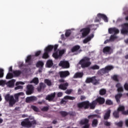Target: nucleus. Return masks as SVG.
<instances>
[{
	"mask_svg": "<svg viewBox=\"0 0 128 128\" xmlns=\"http://www.w3.org/2000/svg\"><path fill=\"white\" fill-rule=\"evenodd\" d=\"M106 102V99L104 98L99 96L95 100H94L92 102H90V101L86 100L77 104V106L78 108H82L84 110H94L97 104L98 106H102Z\"/></svg>",
	"mask_w": 128,
	"mask_h": 128,
	"instance_id": "nucleus-1",
	"label": "nucleus"
},
{
	"mask_svg": "<svg viewBox=\"0 0 128 128\" xmlns=\"http://www.w3.org/2000/svg\"><path fill=\"white\" fill-rule=\"evenodd\" d=\"M20 96H24V92H20L16 94L14 96H10V94H7L5 96L4 98L7 102H9V106L10 108H12L14 104H16V102H18V98Z\"/></svg>",
	"mask_w": 128,
	"mask_h": 128,
	"instance_id": "nucleus-2",
	"label": "nucleus"
},
{
	"mask_svg": "<svg viewBox=\"0 0 128 128\" xmlns=\"http://www.w3.org/2000/svg\"><path fill=\"white\" fill-rule=\"evenodd\" d=\"M82 68H88L92 64L90 62V58L85 56L79 62Z\"/></svg>",
	"mask_w": 128,
	"mask_h": 128,
	"instance_id": "nucleus-3",
	"label": "nucleus"
},
{
	"mask_svg": "<svg viewBox=\"0 0 128 128\" xmlns=\"http://www.w3.org/2000/svg\"><path fill=\"white\" fill-rule=\"evenodd\" d=\"M112 68V66H107L104 68L100 69L98 71V74L100 76H104V74H108V72L111 71Z\"/></svg>",
	"mask_w": 128,
	"mask_h": 128,
	"instance_id": "nucleus-4",
	"label": "nucleus"
},
{
	"mask_svg": "<svg viewBox=\"0 0 128 128\" xmlns=\"http://www.w3.org/2000/svg\"><path fill=\"white\" fill-rule=\"evenodd\" d=\"M54 50V46L49 45L45 49L44 52L42 56V58L44 60H46V58H50V55H48V52H52Z\"/></svg>",
	"mask_w": 128,
	"mask_h": 128,
	"instance_id": "nucleus-5",
	"label": "nucleus"
},
{
	"mask_svg": "<svg viewBox=\"0 0 128 128\" xmlns=\"http://www.w3.org/2000/svg\"><path fill=\"white\" fill-rule=\"evenodd\" d=\"M97 16L98 17H96L94 20V22H100L101 18H102V20H103L105 22H108V17L104 14L99 13L98 14Z\"/></svg>",
	"mask_w": 128,
	"mask_h": 128,
	"instance_id": "nucleus-6",
	"label": "nucleus"
},
{
	"mask_svg": "<svg viewBox=\"0 0 128 128\" xmlns=\"http://www.w3.org/2000/svg\"><path fill=\"white\" fill-rule=\"evenodd\" d=\"M90 120L88 118H83L79 122L80 126H84L82 128H90Z\"/></svg>",
	"mask_w": 128,
	"mask_h": 128,
	"instance_id": "nucleus-7",
	"label": "nucleus"
},
{
	"mask_svg": "<svg viewBox=\"0 0 128 128\" xmlns=\"http://www.w3.org/2000/svg\"><path fill=\"white\" fill-rule=\"evenodd\" d=\"M80 32H82V38H86V36H88L90 32V27L83 28L80 30Z\"/></svg>",
	"mask_w": 128,
	"mask_h": 128,
	"instance_id": "nucleus-8",
	"label": "nucleus"
},
{
	"mask_svg": "<svg viewBox=\"0 0 128 128\" xmlns=\"http://www.w3.org/2000/svg\"><path fill=\"white\" fill-rule=\"evenodd\" d=\"M21 126L24 128H31L32 124H30V121L28 118L24 119V121L21 122Z\"/></svg>",
	"mask_w": 128,
	"mask_h": 128,
	"instance_id": "nucleus-9",
	"label": "nucleus"
},
{
	"mask_svg": "<svg viewBox=\"0 0 128 128\" xmlns=\"http://www.w3.org/2000/svg\"><path fill=\"white\" fill-rule=\"evenodd\" d=\"M34 87L32 84H28L26 86V94L28 96H30L32 94H34Z\"/></svg>",
	"mask_w": 128,
	"mask_h": 128,
	"instance_id": "nucleus-10",
	"label": "nucleus"
},
{
	"mask_svg": "<svg viewBox=\"0 0 128 128\" xmlns=\"http://www.w3.org/2000/svg\"><path fill=\"white\" fill-rule=\"evenodd\" d=\"M58 66H62V68H70V62L66 60H61Z\"/></svg>",
	"mask_w": 128,
	"mask_h": 128,
	"instance_id": "nucleus-11",
	"label": "nucleus"
},
{
	"mask_svg": "<svg viewBox=\"0 0 128 128\" xmlns=\"http://www.w3.org/2000/svg\"><path fill=\"white\" fill-rule=\"evenodd\" d=\"M121 33L123 34L128 35V23H124L122 25V29L121 30Z\"/></svg>",
	"mask_w": 128,
	"mask_h": 128,
	"instance_id": "nucleus-12",
	"label": "nucleus"
},
{
	"mask_svg": "<svg viewBox=\"0 0 128 128\" xmlns=\"http://www.w3.org/2000/svg\"><path fill=\"white\" fill-rule=\"evenodd\" d=\"M36 97L34 96H28L26 99V102L27 104H30V102H36Z\"/></svg>",
	"mask_w": 128,
	"mask_h": 128,
	"instance_id": "nucleus-13",
	"label": "nucleus"
},
{
	"mask_svg": "<svg viewBox=\"0 0 128 128\" xmlns=\"http://www.w3.org/2000/svg\"><path fill=\"white\" fill-rule=\"evenodd\" d=\"M59 74L60 78H66V76H68L70 74V72L66 70V71H61L59 72Z\"/></svg>",
	"mask_w": 128,
	"mask_h": 128,
	"instance_id": "nucleus-14",
	"label": "nucleus"
},
{
	"mask_svg": "<svg viewBox=\"0 0 128 128\" xmlns=\"http://www.w3.org/2000/svg\"><path fill=\"white\" fill-rule=\"evenodd\" d=\"M54 98H56V92L48 95L46 98V100L49 101L54 100Z\"/></svg>",
	"mask_w": 128,
	"mask_h": 128,
	"instance_id": "nucleus-15",
	"label": "nucleus"
},
{
	"mask_svg": "<svg viewBox=\"0 0 128 128\" xmlns=\"http://www.w3.org/2000/svg\"><path fill=\"white\" fill-rule=\"evenodd\" d=\"M68 86V83L66 82V83L60 84L59 85L58 88L60 90H67Z\"/></svg>",
	"mask_w": 128,
	"mask_h": 128,
	"instance_id": "nucleus-16",
	"label": "nucleus"
},
{
	"mask_svg": "<svg viewBox=\"0 0 128 128\" xmlns=\"http://www.w3.org/2000/svg\"><path fill=\"white\" fill-rule=\"evenodd\" d=\"M14 82H16V80L13 79L7 82L6 84L8 88H14Z\"/></svg>",
	"mask_w": 128,
	"mask_h": 128,
	"instance_id": "nucleus-17",
	"label": "nucleus"
},
{
	"mask_svg": "<svg viewBox=\"0 0 128 128\" xmlns=\"http://www.w3.org/2000/svg\"><path fill=\"white\" fill-rule=\"evenodd\" d=\"M46 88V84L40 82V86L38 87L37 90L38 92H42V90H44Z\"/></svg>",
	"mask_w": 128,
	"mask_h": 128,
	"instance_id": "nucleus-18",
	"label": "nucleus"
},
{
	"mask_svg": "<svg viewBox=\"0 0 128 128\" xmlns=\"http://www.w3.org/2000/svg\"><path fill=\"white\" fill-rule=\"evenodd\" d=\"M94 36V34H91L90 36H88L87 38L84 40L83 44H88V42H90L92 38Z\"/></svg>",
	"mask_w": 128,
	"mask_h": 128,
	"instance_id": "nucleus-19",
	"label": "nucleus"
},
{
	"mask_svg": "<svg viewBox=\"0 0 128 128\" xmlns=\"http://www.w3.org/2000/svg\"><path fill=\"white\" fill-rule=\"evenodd\" d=\"M118 110L122 112V114L124 115L128 114V110L127 111L124 110V106L120 105L118 108Z\"/></svg>",
	"mask_w": 128,
	"mask_h": 128,
	"instance_id": "nucleus-20",
	"label": "nucleus"
},
{
	"mask_svg": "<svg viewBox=\"0 0 128 128\" xmlns=\"http://www.w3.org/2000/svg\"><path fill=\"white\" fill-rule=\"evenodd\" d=\"M110 50H112V48L110 46H106L103 48V52L104 54H110Z\"/></svg>",
	"mask_w": 128,
	"mask_h": 128,
	"instance_id": "nucleus-21",
	"label": "nucleus"
},
{
	"mask_svg": "<svg viewBox=\"0 0 128 128\" xmlns=\"http://www.w3.org/2000/svg\"><path fill=\"white\" fill-rule=\"evenodd\" d=\"M80 49V45H76L71 48L72 52H76Z\"/></svg>",
	"mask_w": 128,
	"mask_h": 128,
	"instance_id": "nucleus-22",
	"label": "nucleus"
},
{
	"mask_svg": "<svg viewBox=\"0 0 128 128\" xmlns=\"http://www.w3.org/2000/svg\"><path fill=\"white\" fill-rule=\"evenodd\" d=\"M44 63L42 61H38L36 64V68H44Z\"/></svg>",
	"mask_w": 128,
	"mask_h": 128,
	"instance_id": "nucleus-23",
	"label": "nucleus"
},
{
	"mask_svg": "<svg viewBox=\"0 0 128 128\" xmlns=\"http://www.w3.org/2000/svg\"><path fill=\"white\" fill-rule=\"evenodd\" d=\"M26 64H28V66H32V56L30 55L27 56L26 59Z\"/></svg>",
	"mask_w": 128,
	"mask_h": 128,
	"instance_id": "nucleus-24",
	"label": "nucleus"
},
{
	"mask_svg": "<svg viewBox=\"0 0 128 128\" xmlns=\"http://www.w3.org/2000/svg\"><path fill=\"white\" fill-rule=\"evenodd\" d=\"M110 110H108L106 112V114L104 115V120H108L110 118Z\"/></svg>",
	"mask_w": 128,
	"mask_h": 128,
	"instance_id": "nucleus-25",
	"label": "nucleus"
},
{
	"mask_svg": "<svg viewBox=\"0 0 128 128\" xmlns=\"http://www.w3.org/2000/svg\"><path fill=\"white\" fill-rule=\"evenodd\" d=\"M100 80H96V76H92V84L94 86H96V84H100Z\"/></svg>",
	"mask_w": 128,
	"mask_h": 128,
	"instance_id": "nucleus-26",
	"label": "nucleus"
},
{
	"mask_svg": "<svg viewBox=\"0 0 128 128\" xmlns=\"http://www.w3.org/2000/svg\"><path fill=\"white\" fill-rule=\"evenodd\" d=\"M84 74L82 72H76L74 76V78H82Z\"/></svg>",
	"mask_w": 128,
	"mask_h": 128,
	"instance_id": "nucleus-27",
	"label": "nucleus"
},
{
	"mask_svg": "<svg viewBox=\"0 0 128 128\" xmlns=\"http://www.w3.org/2000/svg\"><path fill=\"white\" fill-rule=\"evenodd\" d=\"M46 66L47 68H52L54 66V62L52 60H49L46 62Z\"/></svg>",
	"mask_w": 128,
	"mask_h": 128,
	"instance_id": "nucleus-28",
	"label": "nucleus"
},
{
	"mask_svg": "<svg viewBox=\"0 0 128 128\" xmlns=\"http://www.w3.org/2000/svg\"><path fill=\"white\" fill-rule=\"evenodd\" d=\"M98 121L96 119H94L92 121V128H96V126H98Z\"/></svg>",
	"mask_w": 128,
	"mask_h": 128,
	"instance_id": "nucleus-29",
	"label": "nucleus"
},
{
	"mask_svg": "<svg viewBox=\"0 0 128 128\" xmlns=\"http://www.w3.org/2000/svg\"><path fill=\"white\" fill-rule=\"evenodd\" d=\"M54 52L52 54L53 58H54L55 60H58V58H60V55L58 54V50L54 51Z\"/></svg>",
	"mask_w": 128,
	"mask_h": 128,
	"instance_id": "nucleus-30",
	"label": "nucleus"
},
{
	"mask_svg": "<svg viewBox=\"0 0 128 128\" xmlns=\"http://www.w3.org/2000/svg\"><path fill=\"white\" fill-rule=\"evenodd\" d=\"M116 86L118 88V92H122V91H124V88H122V85L120 84H117Z\"/></svg>",
	"mask_w": 128,
	"mask_h": 128,
	"instance_id": "nucleus-31",
	"label": "nucleus"
},
{
	"mask_svg": "<svg viewBox=\"0 0 128 128\" xmlns=\"http://www.w3.org/2000/svg\"><path fill=\"white\" fill-rule=\"evenodd\" d=\"M106 94V90L104 88H102L99 91V94L100 96H104Z\"/></svg>",
	"mask_w": 128,
	"mask_h": 128,
	"instance_id": "nucleus-32",
	"label": "nucleus"
},
{
	"mask_svg": "<svg viewBox=\"0 0 128 128\" xmlns=\"http://www.w3.org/2000/svg\"><path fill=\"white\" fill-rule=\"evenodd\" d=\"M13 74L15 76H20V74H22V71L20 70H14L13 72Z\"/></svg>",
	"mask_w": 128,
	"mask_h": 128,
	"instance_id": "nucleus-33",
	"label": "nucleus"
},
{
	"mask_svg": "<svg viewBox=\"0 0 128 128\" xmlns=\"http://www.w3.org/2000/svg\"><path fill=\"white\" fill-rule=\"evenodd\" d=\"M44 84H46L48 86H50L52 84V80L48 79H44Z\"/></svg>",
	"mask_w": 128,
	"mask_h": 128,
	"instance_id": "nucleus-34",
	"label": "nucleus"
},
{
	"mask_svg": "<svg viewBox=\"0 0 128 128\" xmlns=\"http://www.w3.org/2000/svg\"><path fill=\"white\" fill-rule=\"evenodd\" d=\"M89 70H100V66L95 64L92 66H91Z\"/></svg>",
	"mask_w": 128,
	"mask_h": 128,
	"instance_id": "nucleus-35",
	"label": "nucleus"
},
{
	"mask_svg": "<svg viewBox=\"0 0 128 128\" xmlns=\"http://www.w3.org/2000/svg\"><path fill=\"white\" fill-rule=\"evenodd\" d=\"M14 78V74L12 73L8 72L6 76V80H10Z\"/></svg>",
	"mask_w": 128,
	"mask_h": 128,
	"instance_id": "nucleus-36",
	"label": "nucleus"
},
{
	"mask_svg": "<svg viewBox=\"0 0 128 128\" xmlns=\"http://www.w3.org/2000/svg\"><path fill=\"white\" fill-rule=\"evenodd\" d=\"M60 114L62 118H66V116L68 115V112H66V111H60Z\"/></svg>",
	"mask_w": 128,
	"mask_h": 128,
	"instance_id": "nucleus-37",
	"label": "nucleus"
},
{
	"mask_svg": "<svg viewBox=\"0 0 128 128\" xmlns=\"http://www.w3.org/2000/svg\"><path fill=\"white\" fill-rule=\"evenodd\" d=\"M64 100H76V97H72L68 96H64Z\"/></svg>",
	"mask_w": 128,
	"mask_h": 128,
	"instance_id": "nucleus-38",
	"label": "nucleus"
},
{
	"mask_svg": "<svg viewBox=\"0 0 128 128\" xmlns=\"http://www.w3.org/2000/svg\"><path fill=\"white\" fill-rule=\"evenodd\" d=\"M122 94H118L116 96L115 98L117 102L120 103V98H122Z\"/></svg>",
	"mask_w": 128,
	"mask_h": 128,
	"instance_id": "nucleus-39",
	"label": "nucleus"
},
{
	"mask_svg": "<svg viewBox=\"0 0 128 128\" xmlns=\"http://www.w3.org/2000/svg\"><path fill=\"white\" fill-rule=\"evenodd\" d=\"M30 108H32V110H34V112H40V109H38L36 106L32 105Z\"/></svg>",
	"mask_w": 128,
	"mask_h": 128,
	"instance_id": "nucleus-40",
	"label": "nucleus"
},
{
	"mask_svg": "<svg viewBox=\"0 0 128 128\" xmlns=\"http://www.w3.org/2000/svg\"><path fill=\"white\" fill-rule=\"evenodd\" d=\"M38 84V78H34L31 82L30 84Z\"/></svg>",
	"mask_w": 128,
	"mask_h": 128,
	"instance_id": "nucleus-41",
	"label": "nucleus"
},
{
	"mask_svg": "<svg viewBox=\"0 0 128 128\" xmlns=\"http://www.w3.org/2000/svg\"><path fill=\"white\" fill-rule=\"evenodd\" d=\"M98 118V114H90L88 116V120H92V118Z\"/></svg>",
	"mask_w": 128,
	"mask_h": 128,
	"instance_id": "nucleus-42",
	"label": "nucleus"
},
{
	"mask_svg": "<svg viewBox=\"0 0 128 128\" xmlns=\"http://www.w3.org/2000/svg\"><path fill=\"white\" fill-rule=\"evenodd\" d=\"M98 26V25L91 24V25H89L88 28H92V30H96V26Z\"/></svg>",
	"mask_w": 128,
	"mask_h": 128,
	"instance_id": "nucleus-43",
	"label": "nucleus"
},
{
	"mask_svg": "<svg viewBox=\"0 0 128 128\" xmlns=\"http://www.w3.org/2000/svg\"><path fill=\"white\" fill-rule=\"evenodd\" d=\"M112 42V34L110 36L109 40H106L104 42V44H108V42Z\"/></svg>",
	"mask_w": 128,
	"mask_h": 128,
	"instance_id": "nucleus-44",
	"label": "nucleus"
},
{
	"mask_svg": "<svg viewBox=\"0 0 128 128\" xmlns=\"http://www.w3.org/2000/svg\"><path fill=\"white\" fill-rule=\"evenodd\" d=\"M92 77L86 78V84H90V82L92 84Z\"/></svg>",
	"mask_w": 128,
	"mask_h": 128,
	"instance_id": "nucleus-45",
	"label": "nucleus"
},
{
	"mask_svg": "<svg viewBox=\"0 0 128 128\" xmlns=\"http://www.w3.org/2000/svg\"><path fill=\"white\" fill-rule=\"evenodd\" d=\"M120 32V30L116 28H113L112 29V34H116Z\"/></svg>",
	"mask_w": 128,
	"mask_h": 128,
	"instance_id": "nucleus-46",
	"label": "nucleus"
},
{
	"mask_svg": "<svg viewBox=\"0 0 128 128\" xmlns=\"http://www.w3.org/2000/svg\"><path fill=\"white\" fill-rule=\"evenodd\" d=\"M70 30H67L65 33V36L66 38H68L70 36L71 34Z\"/></svg>",
	"mask_w": 128,
	"mask_h": 128,
	"instance_id": "nucleus-47",
	"label": "nucleus"
},
{
	"mask_svg": "<svg viewBox=\"0 0 128 128\" xmlns=\"http://www.w3.org/2000/svg\"><path fill=\"white\" fill-rule=\"evenodd\" d=\"M4 69L0 68V78H4Z\"/></svg>",
	"mask_w": 128,
	"mask_h": 128,
	"instance_id": "nucleus-48",
	"label": "nucleus"
},
{
	"mask_svg": "<svg viewBox=\"0 0 128 128\" xmlns=\"http://www.w3.org/2000/svg\"><path fill=\"white\" fill-rule=\"evenodd\" d=\"M49 110V108L48 106H44L43 107L42 109L41 110L42 112H48V110Z\"/></svg>",
	"mask_w": 128,
	"mask_h": 128,
	"instance_id": "nucleus-49",
	"label": "nucleus"
},
{
	"mask_svg": "<svg viewBox=\"0 0 128 128\" xmlns=\"http://www.w3.org/2000/svg\"><path fill=\"white\" fill-rule=\"evenodd\" d=\"M58 53L59 54V56H62V54H64V50H60L59 52H58Z\"/></svg>",
	"mask_w": 128,
	"mask_h": 128,
	"instance_id": "nucleus-50",
	"label": "nucleus"
},
{
	"mask_svg": "<svg viewBox=\"0 0 128 128\" xmlns=\"http://www.w3.org/2000/svg\"><path fill=\"white\" fill-rule=\"evenodd\" d=\"M24 88V87L22 86H18L16 87H15L14 90H22Z\"/></svg>",
	"mask_w": 128,
	"mask_h": 128,
	"instance_id": "nucleus-51",
	"label": "nucleus"
},
{
	"mask_svg": "<svg viewBox=\"0 0 128 128\" xmlns=\"http://www.w3.org/2000/svg\"><path fill=\"white\" fill-rule=\"evenodd\" d=\"M66 99H64V98L63 99H62L60 101V104H66L67 102L66 100Z\"/></svg>",
	"mask_w": 128,
	"mask_h": 128,
	"instance_id": "nucleus-52",
	"label": "nucleus"
},
{
	"mask_svg": "<svg viewBox=\"0 0 128 128\" xmlns=\"http://www.w3.org/2000/svg\"><path fill=\"white\" fill-rule=\"evenodd\" d=\"M72 90L70 89V90H67L65 92L66 94H72Z\"/></svg>",
	"mask_w": 128,
	"mask_h": 128,
	"instance_id": "nucleus-53",
	"label": "nucleus"
},
{
	"mask_svg": "<svg viewBox=\"0 0 128 128\" xmlns=\"http://www.w3.org/2000/svg\"><path fill=\"white\" fill-rule=\"evenodd\" d=\"M104 126H110V122L106 121L104 122Z\"/></svg>",
	"mask_w": 128,
	"mask_h": 128,
	"instance_id": "nucleus-54",
	"label": "nucleus"
},
{
	"mask_svg": "<svg viewBox=\"0 0 128 128\" xmlns=\"http://www.w3.org/2000/svg\"><path fill=\"white\" fill-rule=\"evenodd\" d=\"M68 114H70L72 116H76V112H68Z\"/></svg>",
	"mask_w": 128,
	"mask_h": 128,
	"instance_id": "nucleus-55",
	"label": "nucleus"
},
{
	"mask_svg": "<svg viewBox=\"0 0 128 128\" xmlns=\"http://www.w3.org/2000/svg\"><path fill=\"white\" fill-rule=\"evenodd\" d=\"M115 124L117 125L118 126H122V122L120 121L119 122H116Z\"/></svg>",
	"mask_w": 128,
	"mask_h": 128,
	"instance_id": "nucleus-56",
	"label": "nucleus"
},
{
	"mask_svg": "<svg viewBox=\"0 0 128 128\" xmlns=\"http://www.w3.org/2000/svg\"><path fill=\"white\" fill-rule=\"evenodd\" d=\"M106 104H108V106H110V104H112V100H107L106 102Z\"/></svg>",
	"mask_w": 128,
	"mask_h": 128,
	"instance_id": "nucleus-57",
	"label": "nucleus"
},
{
	"mask_svg": "<svg viewBox=\"0 0 128 128\" xmlns=\"http://www.w3.org/2000/svg\"><path fill=\"white\" fill-rule=\"evenodd\" d=\"M113 79L115 81L118 82V76H116V75H114L113 76Z\"/></svg>",
	"mask_w": 128,
	"mask_h": 128,
	"instance_id": "nucleus-58",
	"label": "nucleus"
},
{
	"mask_svg": "<svg viewBox=\"0 0 128 128\" xmlns=\"http://www.w3.org/2000/svg\"><path fill=\"white\" fill-rule=\"evenodd\" d=\"M114 116L115 118H118V116H119V115H118V112H114Z\"/></svg>",
	"mask_w": 128,
	"mask_h": 128,
	"instance_id": "nucleus-59",
	"label": "nucleus"
},
{
	"mask_svg": "<svg viewBox=\"0 0 128 128\" xmlns=\"http://www.w3.org/2000/svg\"><path fill=\"white\" fill-rule=\"evenodd\" d=\"M41 52H42L40 50L37 51L35 53V56H40V54Z\"/></svg>",
	"mask_w": 128,
	"mask_h": 128,
	"instance_id": "nucleus-60",
	"label": "nucleus"
},
{
	"mask_svg": "<svg viewBox=\"0 0 128 128\" xmlns=\"http://www.w3.org/2000/svg\"><path fill=\"white\" fill-rule=\"evenodd\" d=\"M30 124H31V126H32L34 125V124H36V121L34 120L32 121H30Z\"/></svg>",
	"mask_w": 128,
	"mask_h": 128,
	"instance_id": "nucleus-61",
	"label": "nucleus"
},
{
	"mask_svg": "<svg viewBox=\"0 0 128 128\" xmlns=\"http://www.w3.org/2000/svg\"><path fill=\"white\" fill-rule=\"evenodd\" d=\"M24 84V82H16V86H18V84Z\"/></svg>",
	"mask_w": 128,
	"mask_h": 128,
	"instance_id": "nucleus-62",
	"label": "nucleus"
},
{
	"mask_svg": "<svg viewBox=\"0 0 128 128\" xmlns=\"http://www.w3.org/2000/svg\"><path fill=\"white\" fill-rule=\"evenodd\" d=\"M82 94V89H80V88H79L78 90V94Z\"/></svg>",
	"mask_w": 128,
	"mask_h": 128,
	"instance_id": "nucleus-63",
	"label": "nucleus"
},
{
	"mask_svg": "<svg viewBox=\"0 0 128 128\" xmlns=\"http://www.w3.org/2000/svg\"><path fill=\"white\" fill-rule=\"evenodd\" d=\"M124 88L126 90H128V84H125L124 86Z\"/></svg>",
	"mask_w": 128,
	"mask_h": 128,
	"instance_id": "nucleus-64",
	"label": "nucleus"
}]
</instances>
